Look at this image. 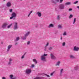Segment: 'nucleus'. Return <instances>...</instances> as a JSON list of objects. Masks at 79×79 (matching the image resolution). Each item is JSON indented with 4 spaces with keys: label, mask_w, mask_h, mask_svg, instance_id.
<instances>
[{
    "label": "nucleus",
    "mask_w": 79,
    "mask_h": 79,
    "mask_svg": "<svg viewBox=\"0 0 79 79\" xmlns=\"http://www.w3.org/2000/svg\"><path fill=\"white\" fill-rule=\"evenodd\" d=\"M36 14L39 17H41L42 16V14L39 12H37Z\"/></svg>",
    "instance_id": "nucleus-11"
},
{
    "label": "nucleus",
    "mask_w": 79,
    "mask_h": 79,
    "mask_svg": "<svg viewBox=\"0 0 79 79\" xmlns=\"http://www.w3.org/2000/svg\"><path fill=\"white\" fill-rule=\"evenodd\" d=\"M76 21V18H74V19L73 21V24H75V23Z\"/></svg>",
    "instance_id": "nucleus-22"
},
{
    "label": "nucleus",
    "mask_w": 79,
    "mask_h": 79,
    "mask_svg": "<svg viewBox=\"0 0 79 79\" xmlns=\"http://www.w3.org/2000/svg\"><path fill=\"white\" fill-rule=\"evenodd\" d=\"M10 13H11V12H12V11H13V9H10Z\"/></svg>",
    "instance_id": "nucleus-43"
},
{
    "label": "nucleus",
    "mask_w": 79,
    "mask_h": 79,
    "mask_svg": "<svg viewBox=\"0 0 79 79\" xmlns=\"http://www.w3.org/2000/svg\"><path fill=\"white\" fill-rule=\"evenodd\" d=\"M60 63H61V62H60V61H58L55 64V66H60Z\"/></svg>",
    "instance_id": "nucleus-15"
},
{
    "label": "nucleus",
    "mask_w": 79,
    "mask_h": 79,
    "mask_svg": "<svg viewBox=\"0 0 79 79\" xmlns=\"http://www.w3.org/2000/svg\"><path fill=\"white\" fill-rule=\"evenodd\" d=\"M20 1H23V0H19Z\"/></svg>",
    "instance_id": "nucleus-55"
},
{
    "label": "nucleus",
    "mask_w": 79,
    "mask_h": 79,
    "mask_svg": "<svg viewBox=\"0 0 79 79\" xmlns=\"http://www.w3.org/2000/svg\"><path fill=\"white\" fill-rule=\"evenodd\" d=\"M73 15L71 14L69 16V19H70L71 18H73Z\"/></svg>",
    "instance_id": "nucleus-31"
},
{
    "label": "nucleus",
    "mask_w": 79,
    "mask_h": 79,
    "mask_svg": "<svg viewBox=\"0 0 79 79\" xmlns=\"http://www.w3.org/2000/svg\"><path fill=\"white\" fill-rule=\"evenodd\" d=\"M73 10V9L72 8H69V11H72Z\"/></svg>",
    "instance_id": "nucleus-42"
},
{
    "label": "nucleus",
    "mask_w": 79,
    "mask_h": 79,
    "mask_svg": "<svg viewBox=\"0 0 79 79\" xmlns=\"http://www.w3.org/2000/svg\"><path fill=\"white\" fill-rule=\"evenodd\" d=\"M26 73L27 74H29L31 73V70L30 69H27L26 70Z\"/></svg>",
    "instance_id": "nucleus-7"
},
{
    "label": "nucleus",
    "mask_w": 79,
    "mask_h": 79,
    "mask_svg": "<svg viewBox=\"0 0 79 79\" xmlns=\"http://www.w3.org/2000/svg\"><path fill=\"white\" fill-rule=\"evenodd\" d=\"M62 39H63L62 37H61L60 38V40H62Z\"/></svg>",
    "instance_id": "nucleus-53"
},
{
    "label": "nucleus",
    "mask_w": 79,
    "mask_h": 79,
    "mask_svg": "<svg viewBox=\"0 0 79 79\" xmlns=\"http://www.w3.org/2000/svg\"><path fill=\"white\" fill-rule=\"evenodd\" d=\"M44 50V51H47V48H45Z\"/></svg>",
    "instance_id": "nucleus-50"
},
{
    "label": "nucleus",
    "mask_w": 79,
    "mask_h": 79,
    "mask_svg": "<svg viewBox=\"0 0 79 79\" xmlns=\"http://www.w3.org/2000/svg\"><path fill=\"white\" fill-rule=\"evenodd\" d=\"M26 38H27V36H24L23 37H22V39L23 40H26Z\"/></svg>",
    "instance_id": "nucleus-29"
},
{
    "label": "nucleus",
    "mask_w": 79,
    "mask_h": 79,
    "mask_svg": "<svg viewBox=\"0 0 79 79\" xmlns=\"http://www.w3.org/2000/svg\"><path fill=\"white\" fill-rule=\"evenodd\" d=\"M16 79V77H14L13 78H11V79Z\"/></svg>",
    "instance_id": "nucleus-49"
},
{
    "label": "nucleus",
    "mask_w": 79,
    "mask_h": 79,
    "mask_svg": "<svg viewBox=\"0 0 79 79\" xmlns=\"http://www.w3.org/2000/svg\"><path fill=\"white\" fill-rule=\"evenodd\" d=\"M50 56L51 57V60H56V56L54 55L53 53H51L50 54Z\"/></svg>",
    "instance_id": "nucleus-3"
},
{
    "label": "nucleus",
    "mask_w": 79,
    "mask_h": 79,
    "mask_svg": "<svg viewBox=\"0 0 79 79\" xmlns=\"http://www.w3.org/2000/svg\"><path fill=\"white\" fill-rule=\"evenodd\" d=\"M63 35H67V33H66V31H64L63 33Z\"/></svg>",
    "instance_id": "nucleus-32"
},
{
    "label": "nucleus",
    "mask_w": 79,
    "mask_h": 79,
    "mask_svg": "<svg viewBox=\"0 0 79 79\" xmlns=\"http://www.w3.org/2000/svg\"><path fill=\"white\" fill-rule=\"evenodd\" d=\"M30 31H28L24 35V36L25 37H27L29 34H30Z\"/></svg>",
    "instance_id": "nucleus-14"
},
{
    "label": "nucleus",
    "mask_w": 79,
    "mask_h": 79,
    "mask_svg": "<svg viewBox=\"0 0 79 79\" xmlns=\"http://www.w3.org/2000/svg\"><path fill=\"white\" fill-rule=\"evenodd\" d=\"M18 43L17 42L15 44V45H18Z\"/></svg>",
    "instance_id": "nucleus-47"
},
{
    "label": "nucleus",
    "mask_w": 79,
    "mask_h": 79,
    "mask_svg": "<svg viewBox=\"0 0 79 79\" xmlns=\"http://www.w3.org/2000/svg\"><path fill=\"white\" fill-rule=\"evenodd\" d=\"M52 3H54L55 5H56V2H55V1L53 0H52L51 1Z\"/></svg>",
    "instance_id": "nucleus-27"
},
{
    "label": "nucleus",
    "mask_w": 79,
    "mask_h": 79,
    "mask_svg": "<svg viewBox=\"0 0 79 79\" xmlns=\"http://www.w3.org/2000/svg\"><path fill=\"white\" fill-rule=\"evenodd\" d=\"M6 6L7 7H10L11 6V3L10 2H8L7 3Z\"/></svg>",
    "instance_id": "nucleus-12"
},
{
    "label": "nucleus",
    "mask_w": 79,
    "mask_h": 79,
    "mask_svg": "<svg viewBox=\"0 0 79 79\" xmlns=\"http://www.w3.org/2000/svg\"><path fill=\"white\" fill-rule=\"evenodd\" d=\"M52 3H54L55 5H56V2H55V1L53 0H52L51 1Z\"/></svg>",
    "instance_id": "nucleus-28"
},
{
    "label": "nucleus",
    "mask_w": 79,
    "mask_h": 79,
    "mask_svg": "<svg viewBox=\"0 0 79 79\" xmlns=\"http://www.w3.org/2000/svg\"><path fill=\"white\" fill-rule=\"evenodd\" d=\"M63 69H61L60 70V76H61L62 74V72H63Z\"/></svg>",
    "instance_id": "nucleus-23"
},
{
    "label": "nucleus",
    "mask_w": 79,
    "mask_h": 79,
    "mask_svg": "<svg viewBox=\"0 0 79 79\" xmlns=\"http://www.w3.org/2000/svg\"><path fill=\"white\" fill-rule=\"evenodd\" d=\"M2 79H6V78H5V77H2Z\"/></svg>",
    "instance_id": "nucleus-51"
},
{
    "label": "nucleus",
    "mask_w": 79,
    "mask_h": 79,
    "mask_svg": "<svg viewBox=\"0 0 79 79\" xmlns=\"http://www.w3.org/2000/svg\"><path fill=\"white\" fill-rule=\"evenodd\" d=\"M13 75H10V77L11 78V79H13Z\"/></svg>",
    "instance_id": "nucleus-38"
},
{
    "label": "nucleus",
    "mask_w": 79,
    "mask_h": 79,
    "mask_svg": "<svg viewBox=\"0 0 79 79\" xmlns=\"http://www.w3.org/2000/svg\"><path fill=\"white\" fill-rule=\"evenodd\" d=\"M12 47V45H9L7 47V52H8L9 51H10V49Z\"/></svg>",
    "instance_id": "nucleus-9"
},
{
    "label": "nucleus",
    "mask_w": 79,
    "mask_h": 79,
    "mask_svg": "<svg viewBox=\"0 0 79 79\" xmlns=\"http://www.w3.org/2000/svg\"><path fill=\"white\" fill-rule=\"evenodd\" d=\"M35 26L36 27H38V25H36Z\"/></svg>",
    "instance_id": "nucleus-54"
},
{
    "label": "nucleus",
    "mask_w": 79,
    "mask_h": 79,
    "mask_svg": "<svg viewBox=\"0 0 79 79\" xmlns=\"http://www.w3.org/2000/svg\"><path fill=\"white\" fill-rule=\"evenodd\" d=\"M3 0V1H5V0Z\"/></svg>",
    "instance_id": "nucleus-56"
},
{
    "label": "nucleus",
    "mask_w": 79,
    "mask_h": 79,
    "mask_svg": "<svg viewBox=\"0 0 79 79\" xmlns=\"http://www.w3.org/2000/svg\"><path fill=\"white\" fill-rule=\"evenodd\" d=\"M34 79H41V78L39 77H35Z\"/></svg>",
    "instance_id": "nucleus-34"
},
{
    "label": "nucleus",
    "mask_w": 79,
    "mask_h": 79,
    "mask_svg": "<svg viewBox=\"0 0 79 79\" xmlns=\"http://www.w3.org/2000/svg\"><path fill=\"white\" fill-rule=\"evenodd\" d=\"M78 3V1H77L73 3V4H77Z\"/></svg>",
    "instance_id": "nucleus-40"
},
{
    "label": "nucleus",
    "mask_w": 79,
    "mask_h": 79,
    "mask_svg": "<svg viewBox=\"0 0 79 79\" xmlns=\"http://www.w3.org/2000/svg\"><path fill=\"white\" fill-rule=\"evenodd\" d=\"M45 76H47V77H50V76H49L47 74H45Z\"/></svg>",
    "instance_id": "nucleus-44"
},
{
    "label": "nucleus",
    "mask_w": 79,
    "mask_h": 79,
    "mask_svg": "<svg viewBox=\"0 0 79 79\" xmlns=\"http://www.w3.org/2000/svg\"><path fill=\"white\" fill-rule=\"evenodd\" d=\"M54 27V25H53V24H52V23L50 24L48 26V28H51V27Z\"/></svg>",
    "instance_id": "nucleus-13"
},
{
    "label": "nucleus",
    "mask_w": 79,
    "mask_h": 79,
    "mask_svg": "<svg viewBox=\"0 0 79 79\" xmlns=\"http://www.w3.org/2000/svg\"><path fill=\"white\" fill-rule=\"evenodd\" d=\"M62 46L63 47H65L66 46V43L64 42L62 44Z\"/></svg>",
    "instance_id": "nucleus-24"
},
{
    "label": "nucleus",
    "mask_w": 79,
    "mask_h": 79,
    "mask_svg": "<svg viewBox=\"0 0 79 79\" xmlns=\"http://www.w3.org/2000/svg\"><path fill=\"white\" fill-rule=\"evenodd\" d=\"M11 61H12V59H9V61L8 63V65L10 66L11 64Z\"/></svg>",
    "instance_id": "nucleus-10"
},
{
    "label": "nucleus",
    "mask_w": 79,
    "mask_h": 79,
    "mask_svg": "<svg viewBox=\"0 0 79 79\" xmlns=\"http://www.w3.org/2000/svg\"><path fill=\"white\" fill-rule=\"evenodd\" d=\"M56 19L57 20H58L59 21L60 20V15H58L57 16Z\"/></svg>",
    "instance_id": "nucleus-17"
},
{
    "label": "nucleus",
    "mask_w": 79,
    "mask_h": 79,
    "mask_svg": "<svg viewBox=\"0 0 79 79\" xmlns=\"http://www.w3.org/2000/svg\"><path fill=\"white\" fill-rule=\"evenodd\" d=\"M26 53H24L23 54V55L22 56V57H21V59H23V58H24V55H26Z\"/></svg>",
    "instance_id": "nucleus-35"
},
{
    "label": "nucleus",
    "mask_w": 79,
    "mask_h": 79,
    "mask_svg": "<svg viewBox=\"0 0 79 79\" xmlns=\"http://www.w3.org/2000/svg\"><path fill=\"white\" fill-rule=\"evenodd\" d=\"M70 58H75V57H74V56H73V55H70Z\"/></svg>",
    "instance_id": "nucleus-25"
},
{
    "label": "nucleus",
    "mask_w": 79,
    "mask_h": 79,
    "mask_svg": "<svg viewBox=\"0 0 79 79\" xmlns=\"http://www.w3.org/2000/svg\"><path fill=\"white\" fill-rule=\"evenodd\" d=\"M59 8L60 10H64V4H62L59 6Z\"/></svg>",
    "instance_id": "nucleus-4"
},
{
    "label": "nucleus",
    "mask_w": 79,
    "mask_h": 79,
    "mask_svg": "<svg viewBox=\"0 0 79 79\" xmlns=\"http://www.w3.org/2000/svg\"><path fill=\"white\" fill-rule=\"evenodd\" d=\"M48 45H49V43H48V42L47 44H46V47H48Z\"/></svg>",
    "instance_id": "nucleus-41"
},
{
    "label": "nucleus",
    "mask_w": 79,
    "mask_h": 79,
    "mask_svg": "<svg viewBox=\"0 0 79 79\" xmlns=\"http://www.w3.org/2000/svg\"><path fill=\"white\" fill-rule=\"evenodd\" d=\"M71 2H68L66 3L65 4V5H71Z\"/></svg>",
    "instance_id": "nucleus-21"
},
{
    "label": "nucleus",
    "mask_w": 79,
    "mask_h": 79,
    "mask_svg": "<svg viewBox=\"0 0 79 79\" xmlns=\"http://www.w3.org/2000/svg\"><path fill=\"white\" fill-rule=\"evenodd\" d=\"M78 69H79V67L78 66H75L74 67V70H77Z\"/></svg>",
    "instance_id": "nucleus-20"
},
{
    "label": "nucleus",
    "mask_w": 79,
    "mask_h": 79,
    "mask_svg": "<svg viewBox=\"0 0 79 79\" xmlns=\"http://www.w3.org/2000/svg\"><path fill=\"white\" fill-rule=\"evenodd\" d=\"M7 25H8V23H4L2 26V28L5 29V28L6 27V26H7Z\"/></svg>",
    "instance_id": "nucleus-6"
},
{
    "label": "nucleus",
    "mask_w": 79,
    "mask_h": 79,
    "mask_svg": "<svg viewBox=\"0 0 79 79\" xmlns=\"http://www.w3.org/2000/svg\"><path fill=\"white\" fill-rule=\"evenodd\" d=\"M30 43H31V42H30V41H28L27 42V44L28 45H29V44H30Z\"/></svg>",
    "instance_id": "nucleus-39"
},
{
    "label": "nucleus",
    "mask_w": 79,
    "mask_h": 79,
    "mask_svg": "<svg viewBox=\"0 0 79 79\" xmlns=\"http://www.w3.org/2000/svg\"><path fill=\"white\" fill-rule=\"evenodd\" d=\"M35 66V65H34V64H32L31 66V68H34V67Z\"/></svg>",
    "instance_id": "nucleus-45"
},
{
    "label": "nucleus",
    "mask_w": 79,
    "mask_h": 79,
    "mask_svg": "<svg viewBox=\"0 0 79 79\" xmlns=\"http://www.w3.org/2000/svg\"><path fill=\"white\" fill-rule=\"evenodd\" d=\"M33 61L35 63V64H37V60L35 59H34L33 60Z\"/></svg>",
    "instance_id": "nucleus-19"
},
{
    "label": "nucleus",
    "mask_w": 79,
    "mask_h": 79,
    "mask_svg": "<svg viewBox=\"0 0 79 79\" xmlns=\"http://www.w3.org/2000/svg\"><path fill=\"white\" fill-rule=\"evenodd\" d=\"M18 23H15L13 29L14 30H16V29H18Z\"/></svg>",
    "instance_id": "nucleus-5"
},
{
    "label": "nucleus",
    "mask_w": 79,
    "mask_h": 79,
    "mask_svg": "<svg viewBox=\"0 0 79 79\" xmlns=\"http://www.w3.org/2000/svg\"><path fill=\"white\" fill-rule=\"evenodd\" d=\"M33 11L32 10H31L30 12L29 13L27 16V17H29V16H30V15H31V13H32Z\"/></svg>",
    "instance_id": "nucleus-26"
},
{
    "label": "nucleus",
    "mask_w": 79,
    "mask_h": 79,
    "mask_svg": "<svg viewBox=\"0 0 79 79\" xmlns=\"http://www.w3.org/2000/svg\"><path fill=\"white\" fill-rule=\"evenodd\" d=\"M19 39H20V38H19V37H16L15 40L14 41L15 42H17V41H18V40H19Z\"/></svg>",
    "instance_id": "nucleus-16"
},
{
    "label": "nucleus",
    "mask_w": 79,
    "mask_h": 79,
    "mask_svg": "<svg viewBox=\"0 0 79 79\" xmlns=\"http://www.w3.org/2000/svg\"><path fill=\"white\" fill-rule=\"evenodd\" d=\"M77 8H78V10H79V6H77Z\"/></svg>",
    "instance_id": "nucleus-52"
},
{
    "label": "nucleus",
    "mask_w": 79,
    "mask_h": 79,
    "mask_svg": "<svg viewBox=\"0 0 79 79\" xmlns=\"http://www.w3.org/2000/svg\"><path fill=\"white\" fill-rule=\"evenodd\" d=\"M16 17V14L15 12H13L12 14V16L10 18V19H15Z\"/></svg>",
    "instance_id": "nucleus-2"
},
{
    "label": "nucleus",
    "mask_w": 79,
    "mask_h": 79,
    "mask_svg": "<svg viewBox=\"0 0 79 79\" xmlns=\"http://www.w3.org/2000/svg\"><path fill=\"white\" fill-rule=\"evenodd\" d=\"M64 16H67V14L66 13H64L63 14Z\"/></svg>",
    "instance_id": "nucleus-36"
},
{
    "label": "nucleus",
    "mask_w": 79,
    "mask_h": 79,
    "mask_svg": "<svg viewBox=\"0 0 79 79\" xmlns=\"http://www.w3.org/2000/svg\"><path fill=\"white\" fill-rule=\"evenodd\" d=\"M58 29H61L62 28V26L61 25H59L58 26Z\"/></svg>",
    "instance_id": "nucleus-30"
},
{
    "label": "nucleus",
    "mask_w": 79,
    "mask_h": 79,
    "mask_svg": "<svg viewBox=\"0 0 79 79\" xmlns=\"http://www.w3.org/2000/svg\"><path fill=\"white\" fill-rule=\"evenodd\" d=\"M63 0H60V3H62V2H63Z\"/></svg>",
    "instance_id": "nucleus-48"
},
{
    "label": "nucleus",
    "mask_w": 79,
    "mask_h": 79,
    "mask_svg": "<svg viewBox=\"0 0 79 79\" xmlns=\"http://www.w3.org/2000/svg\"><path fill=\"white\" fill-rule=\"evenodd\" d=\"M79 48L77 46H75L74 47L73 50L74 51H76L77 52V51H79Z\"/></svg>",
    "instance_id": "nucleus-8"
},
{
    "label": "nucleus",
    "mask_w": 79,
    "mask_h": 79,
    "mask_svg": "<svg viewBox=\"0 0 79 79\" xmlns=\"http://www.w3.org/2000/svg\"><path fill=\"white\" fill-rule=\"evenodd\" d=\"M55 72L54 71L52 73H51L50 76H53V74H54V73H55Z\"/></svg>",
    "instance_id": "nucleus-33"
},
{
    "label": "nucleus",
    "mask_w": 79,
    "mask_h": 79,
    "mask_svg": "<svg viewBox=\"0 0 79 79\" xmlns=\"http://www.w3.org/2000/svg\"><path fill=\"white\" fill-rule=\"evenodd\" d=\"M52 49H53V47H50L48 48V50L49 51H52Z\"/></svg>",
    "instance_id": "nucleus-18"
},
{
    "label": "nucleus",
    "mask_w": 79,
    "mask_h": 79,
    "mask_svg": "<svg viewBox=\"0 0 79 79\" xmlns=\"http://www.w3.org/2000/svg\"><path fill=\"white\" fill-rule=\"evenodd\" d=\"M11 25H12V24H10V25L8 26H7V28H8V29H9V28H10V27L11 26Z\"/></svg>",
    "instance_id": "nucleus-37"
},
{
    "label": "nucleus",
    "mask_w": 79,
    "mask_h": 79,
    "mask_svg": "<svg viewBox=\"0 0 79 79\" xmlns=\"http://www.w3.org/2000/svg\"><path fill=\"white\" fill-rule=\"evenodd\" d=\"M48 55L47 54H44L41 56L40 60L43 61H46V59L45 56H47Z\"/></svg>",
    "instance_id": "nucleus-1"
},
{
    "label": "nucleus",
    "mask_w": 79,
    "mask_h": 79,
    "mask_svg": "<svg viewBox=\"0 0 79 79\" xmlns=\"http://www.w3.org/2000/svg\"><path fill=\"white\" fill-rule=\"evenodd\" d=\"M55 2H59V0H55Z\"/></svg>",
    "instance_id": "nucleus-46"
}]
</instances>
